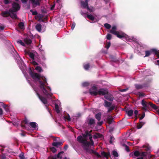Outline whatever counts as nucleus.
<instances>
[{
	"instance_id": "obj_1",
	"label": "nucleus",
	"mask_w": 159,
	"mask_h": 159,
	"mask_svg": "<svg viewBox=\"0 0 159 159\" xmlns=\"http://www.w3.org/2000/svg\"><path fill=\"white\" fill-rule=\"evenodd\" d=\"M29 74L34 80L39 82L40 84L39 87L43 90V93L48 98H51L52 97V94L50 92H48L45 88L46 87L47 89L49 90L50 92L51 91V88L49 86H46L47 85H48V84L45 78L43 76H41L39 74L33 72L31 70Z\"/></svg>"
},
{
	"instance_id": "obj_2",
	"label": "nucleus",
	"mask_w": 159,
	"mask_h": 159,
	"mask_svg": "<svg viewBox=\"0 0 159 159\" xmlns=\"http://www.w3.org/2000/svg\"><path fill=\"white\" fill-rule=\"evenodd\" d=\"M116 26L115 25L113 26L111 29L110 30V32L111 34L116 35L118 38L120 39H122L126 38L127 35L121 31H116Z\"/></svg>"
},
{
	"instance_id": "obj_3",
	"label": "nucleus",
	"mask_w": 159,
	"mask_h": 159,
	"mask_svg": "<svg viewBox=\"0 0 159 159\" xmlns=\"http://www.w3.org/2000/svg\"><path fill=\"white\" fill-rule=\"evenodd\" d=\"M141 103L142 105L143 106L142 108V110L147 111L148 110V109L149 108V106L154 109H158V108L156 105L153 104L151 102H147L146 101H145L144 99L142 100Z\"/></svg>"
},
{
	"instance_id": "obj_4",
	"label": "nucleus",
	"mask_w": 159,
	"mask_h": 159,
	"mask_svg": "<svg viewBox=\"0 0 159 159\" xmlns=\"http://www.w3.org/2000/svg\"><path fill=\"white\" fill-rule=\"evenodd\" d=\"M147 154L148 153L147 152H140L137 150L135 151L134 152V157H140L137 158V159H146Z\"/></svg>"
},
{
	"instance_id": "obj_5",
	"label": "nucleus",
	"mask_w": 159,
	"mask_h": 159,
	"mask_svg": "<svg viewBox=\"0 0 159 159\" xmlns=\"http://www.w3.org/2000/svg\"><path fill=\"white\" fill-rule=\"evenodd\" d=\"M12 9H9V11L11 12H16L20 9V6L17 3L14 2L12 4Z\"/></svg>"
},
{
	"instance_id": "obj_6",
	"label": "nucleus",
	"mask_w": 159,
	"mask_h": 159,
	"mask_svg": "<svg viewBox=\"0 0 159 159\" xmlns=\"http://www.w3.org/2000/svg\"><path fill=\"white\" fill-rule=\"evenodd\" d=\"M89 0H85L84 1H81L80 2L81 6L83 8H87L90 11H92L91 9L89 8L88 2Z\"/></svg>"
},
{
	"instance_id": "obj_7",
	"label": "nucleus",
	"mask_w": 159,
	"mask_h": 159,
	"mask_svg": "<svg viewBox=\"0 0 159 159\" xmlns=\"http://www.w3.org/2000/svg\"><path fill=\"white\" fill-rule=\"evenodd\" d=\"M37 94L40 100L45 105L46 108L48 109V101L47 99L44 97L41 96L38 93H37Z\"/></svg>"
},
{
	"instance_id": "obj_8",
	"label": "nucleus",
	"mask_w": 159,
	"mask_h": 159,
	"mask_svg": "<svg viewBox=\"0 0 159 159\" xmlns=\"http://www.w3.org/2000/svg\"><path fill=\"white\" fill-rule=\"evenodd\" d=\"M98 94L99 95H105L108 93V90L107 89H101L98 91Z\"/></svg>"
},
{
	"instance_id": "obj_9",
	"label": "nucleus",
	"mask_w": 159,
	"mask_h": 159,
	"mask_svg": "<svg viewBox=\"0 0 159 159\" xmlns=\"http://www.w3.org/2000/svg\"><path fill=\"white\" fill-rule=\"evenodd\" d=\"M83 144L82 147L84 149L87 150L88 149V148L91 144V143L87 141L86 139L84 140V141L82 143Z\"/></svg>"
},
{
	"instance_id": "obj_10",
	"label": "nucleus",
	"mask_w": 159,
	"mask_h": 159,
	"mask_svg": "<svg viewBox=\"0 0 159 159\" xmlns=\"http://www.w3.org/2000/svg\"><path fill=\"white\" fill-rule=\"evenodd\" d=\"M145 57L149 56L152 53H157L156 49L153 48L149 51H146L145 52Z\"/></svg>"
},
{
	"instance_id": "obj_11",
	"label": "nucleus",
	"mask_w": 159,
	"mask_h": 159,
	"mask_svg": "<svg viewBox=\"0 0 159 159\" xmlns=\"http://www.w3.org/2000/svg\"><path fill=\"white\" fill-rule=\"evenodd\" d=\"M11 12L9 11V9L8 11H2L1 13V16L4 17H6L9 16L10 15V13Z\"/></svg>"
},
{
	"instance_id": "obj_12",
	"label": "nucleus",
	"mask_w": 159,
	"mask_h": 159,
	"mask_svg": "<svg viewBox=\"0 0 159 159\" xmlns=\"http://www.w3.org/2000/svg\"><path fill=\"white\" fill-rule=\"evenodd\" d=\"M102 156L106 158L107 159H108L109 157H111V155L109 152H107L104 151H103L101 152Z\"/></svg>"
},
{
	"instance_id": "obj_13",
	"label": "nucleus",
	"mask_w": 159,
	"mask_h": 159,
	"mask_svg": "<svg viewBox=\"0 0 159 159\" xmlns=\"http://www.w3.org/2000/svg\"><path fill=\"white\" fill-rule=\"evenodd\" d=\"M64 142L63 141L61 140L59 142H53L52 143V145L53 146L58 147L59 146L62 145Z\"/></svg>"
},
{
	"instance_id": "obj_14",
	"label": "nucleus",
	"mask_w": 159,
	"mask_h": 159,
	"mask_svg": "<svg viewBox=\"0 0 159 159\" xmlns=\"http://www.w3.org/2000/svg\"><path fill=\"white\" fill-rule=\"evenodd\" d=\"M104 97L105 99L110 101H113V97L112 96L108 93L106 94Z\"/></svg>"
},
{
	"instance_id": "obj_15",
	"label": "nucleus",
	"mask_w": 159,
	"mask_h": 159,
	"mask_svg": "<svg viewBox=\"0 0 159 159\" xmlns=\"http://www.w3.org/2000/svg\"><path fill=\"white\" fill-rule=\"evenodd\" d=\"M135 87L137 89H143L144 86V84H136L134 85Z\"/></svg>"
},
{
	"instance_id": "obj_16",
	"label": "nucleus",
	"mask_w": 159,
	"mask_h": 159,
	"mask_svg": "<svg viewBox=\"0 0 159 159\" xmlns=\"http://www.w3.org/2000/svg\"><path fill=\"white\" fill-rule=\"evenodd\" d=\"M77 139L79 142L82 143L85 140V139H84L81 135L78 136L77 138Z\"/></svg>"
},
{
	"instance_id": "obj_17",
	"label": "nucleus",
	"mask_w": 159,
	"mask_h": 159,
	"mask_svg": "<svg viewBox=\"0 0 159 159\" xmlns=\"http://www.w3.org/2000/svg\"><path fill=\"white\" fill-rule=\"evenodd\" d=\"M14 12H10L9 16L13 19H17V17L16 14V13H14Z\"/></svg>"
},
{
	"instance_id": "obj_18",
	"label": "nucleus",
	"mask_w": 159,
	"mask_h": 159,
	"mask_svg": "<svg viewBox=\"0 0 159 159\" xmlns=\"http://www.w3.org/2000/svg\"><path fill=\"white\" fill-rule=\"evenodd\" d=\"M102 114L101 112H99L95 115V118L98 120V121H99L101 119Z\"/></svg>"
},
{
	"instance_id": "obj_19",
	"label": "nucleus",
	"mask_w": 159,
	"mask_h": 159,
	"mask_svg": "<svg viewBox=\"0 0 159 159\" xmlns=\"http://www.w3.org/2000/svg\"><path fill=\"white\" fill-rule=\"evenodd\" d=\"M111 105V103L110 102H108L106 101V100H105L104 101V106L105 107H109Z\"/></svg>"
},
{
	"instance_id": "obj_20",
	"label": "nucleus",
	"mask_w": 159,
	"mask_h": 159,
	"mask_svg": "<svg viewBox=\"0 0 159 159\" xmlns=\"http://www.w3.org/2000/svg\"><path fill=\"white\" fill-rule=\"evenodd\" d=\"M107 121L109 124H111L112 123L113 118L111 115H108L107 117Z\"/></svg>"
},
{
	"instance_id": "obj_21",
	"label": "nucleus",
	"mask_w": 159,
	"mask_h": 159,
	"mask_svg": "<svg viewBox=\"0 0 159 159\" xmlns=\"http://www.w3.org/2000/svg\"><path fill=\"white\" fill-rule=\"evenodd\" d=\"M95 120L92 118H90L89 119L88 122V124L89 125H92L95 124Z\"/></svg>"
},
{
	"instance_id": "obj_22",
	"label": "nucleus",
	"mask_w": 159,
	"mask_h": 159,
	"mask_svg": "<svg viewBox=\"0 0 159 159\" xmlns=\"http://www.w3.org/2000/svg\"><path fill=\"white\" fill-rule=\"evenodd\" d=\"M24 41L27 44H30L32 42L30 39L27 38L24 39Z\"/></svg>"
},
{
	"instance_id": "obj_23",
	"label": "nucleus",
	"mask_w": 159,
	"mask_h": 159,
	"mask_svg": "<svg viewBox=\"0 0 159 159\" xmlns=\"http://www.w3.org/2000/svg\"><path fill=\"white\" fill-rule=\"evenodd\" d=\"M89 92L90 94L92 95L96 96L98 94V91L96 92L94 91H91V89H90Z\"/></svg>"
},
{
	"instance_id": "obj_24",
	"label": "nucleus",
	"mask_w": 159,
	"mask_h": 159,
	"mask_svg": "<svg viewBox=\"0 0 159 159\" xmlns=\"http://www.w3.org/2000/svg\"><path fill=\"white\" fill-rule=\"evenodd\" d=\"M36 29L39 32H40L41 30V25L40 24H38L36 26Z\"/></svg>"
},
{
	"instance_id": "obj_25",
	"label": "nucleus",
	"mask_w": 159,
	"mask_h": 159,
	"mask_svg": "<svg viewBox=\"0 0 159 159\" xmlns=\"http://www.w3.org/2000/svg\"><path fill=\"white\" fill-rule=\"evenodd\" d=\"M115 106L113 105L109 107L108 108V110L107 111V112H110V111H111L113 110L115 108Z\"/></svg>"
},
{
	"instance_id": "obj_26",
	"label": "nucleus",
	"mask_w": 159,
	"mask_h": 159,
	"mask_svg": "<svg viewBox=\"0 0 159 159\" xmlns=\"http://www.w3.org/2000/svg\"><path fill=\"white\" fill-rule=\"evenodd\" d=\"M92 132V130H90L89 132L88 130H86L85 132V133L86 134V137L89 136V137L92 136L91 133Z\"/></svg>"
},
{
	"instance_id": "obj_27",
	"label": "nucleus",
	"mask_w": 159,
	"mask_h": 159,
	"mask_svg": "<svg viewBox=\"0 0 159 159\" xmlns=\"http://www.w3.org/2000/svg\"><path fill=\"white\" fill-rule=\"evenodd\" d=\"M30 125L33 128H35L36 127V123L35 122H31L30 123Z\"/></svg>"
},
{
	"instance_id": "obj_28",
	"label": "nucleus",
	"mask_w": 159,
	"mask_h": 159,
	"mask_svg": "<svg viewBox=\"0 0 159 159\" xmlns=\"http://www.w3.org/2000/svg\"><path fill=\"white\" fill-rule=\"evenodd\" d=\"M87 17L92 21H93L94 20V17L92 15L87 14Z\"/></svg>"
},
{
	"instance_id": "obj_29",
	"label": "nucleus",
	"mask_w": 159,
	"mask_h": 159,
	"mask_svg": "<svg viewBox=\"0 0 159 159\" xmlns=\"http://www.w3.org/2000/svg\"><path fill=\"white\" fill-rule=\"evenodd\" d=\"M127 114L129 116H131L133 114V111L132 110H130L126 111Z\"/></svg>"
},
{
	"instance_id": "obj_30",
	"label": "nucleus",
	"mask_w": 159,
	"mask_h": 159,
	"mask_svg": "<svg viewBox=\"0 0 159 159\" xmlns=\"http://www.w3.org/2000/svg\"><path fill=\"white\" fill-rule=\"evenodd\" d=\"M91 152L93 154H94L95 155H96L99 158H100L101 157V156L96 151L92 150H91Z\"/></svg>"
},
{
	"instance_id": "obj_31",
	"label": "nucleus",
	"mask_w": 159,
	"mask_h": 159,
	"mask_svg": "<svg viewBox=\"0 0 159 159\" xmlns=\"http://www.w3.org/2000/svg\"><path fill=\"white\" fill-rule=\"evenodd\" d=\"M18 26L21 29H24L25 27L24 23L22 22H20L18 24Z\"/></svg>"
},
{
	"instance_id": "obj_32",
	"label": "nucleus",
	"mask_w": 159,
	"mask_h": 159,
	"mask_svg": "<svg viewBox=\"0 0 159 159\" xmlns=\"http://www.w3.org/2000/svg\"><path fill=\"white\" fill-rule=\"evenodd\" d=\"M56 111L57 113H58L60 112V110L59 109V106L58 104H55V105Z\"/></svg>"
},
{
	"instance_id": "obj_33",
	"label": "nucleus",
	"mask_w": 159,
	"mask_h": 159,
	"mask_svg": "<svg viewBox=\"0 0 159 159\" xmlns=\"http://www.w3.org/2000/svg\"><path fill=\"white\" fill-rule=\"evenodd\" d=\"M19 157L20 159H26L24 155V153L23 152H21L19 155Z\"/></svg>"
},
{
	"instance_id": "obj_34",
	"label": "nucleus",
	"mask_w": 159,
	"mask_h": 159,
	"mask_svg": "<svg viewBox=\"0 0 159 159\" xmlns=\"http://www.w3.org/2000/svg\"><path fill=\"white\" fill-rule=\"evenodd\" d=\"M112 155L114 157H117L119 156L118 153L115 150L112 151Z\"/></svg>"
},
{
	"instance_id": "obj_35",
	"label": "nucleus",
	"mask_w": 159,
	"mask_h": 159,
	"mask_svg": "<svg viewBox=\"0 0 159 159\" xmlns=\"http://www.w3.org/2000/svg\"><path fill=\"white\" fill-rule=\"evenodd\" d=\"M90 67V65L89 63L85 64L84 66V68L86 70H88Z\"/></svg>"
},
{
	"instance_id": "obj_36",
	"label": "nucleus",
	"mask_w": 159,
	"mask_h": 159,
	"mask_svg": "<svg viewBox=\"0 0 159 159\" xmlns=\"http://www.w3.org/2000/svg\"><path fill=\"white\" fill-rule=\"evenodd\" d=\"M123 146L124 147H125V149L126 151L129 152L130 151L129 148L128 146H127V145L125 144H124L123 145Z\"/></svg>"
},
{
	"instance_id": "obj_37",
	"label": "nucleus",
	"mask_w": 159,
	"mask_h": 159,
	"mask_svg": "<svg viewBox=\"0 0 159 159\" xmlns=\"http://www.w3.org/2000/svg\"><path fill=\"white\" fill-rule=\"evenodd\" d=\"M17 43H18L20 44L22 46H25V43L24 42H23L22 40H19L17 41Z\"/></svg>"
},
{
	"instance_id": "obj_38",
	"label": "nucleus",
	"mask_w": 159,
	"mask_h": 159,
	"mask_svg": "<svg viewBox=\"0 0 159 159\" xmlns=\"http://www.w3.org/2000/svg\"><path fill=\"white\" fill-rule=\"evenodd\" d=\"M29 56L32 60L34 59V55L33 53L32 52L30 53L29 54Z\"/></svg>"
},
{
	"instance_id": "obj_39",
	"label": "nucleus",
	"mask_w": 159,
	"mask_h": 159,
	"mask_svg": "<svg viewBox=\"0 0 159 159\" xmlns=\"http://www.w3.org/2000/svg\"><path fill=\"white\" fill-rule=\"evenodd\" d=\"M104 26L107 29H110L111 28V25H110L108 23H105L104 24Z\"/></svg>"
},
{
	"instance_id": "obj_40",
	"label": "nucleus",
	"mask_w": 159,
	"mask_h": 159,
	"mask_svg": "<svg viewBox=\"0 0 159 159\" xmlns=\"http://www.w3.org/2000/svg\"><path fill=\"white\" fill-rule=\"evenodd\" d=\"M35 69L38 71L39 72H41L42 71V69L40 66H38L35 68Z\"/></svg>"
},
{
	"instance_id": "obj_41",
	"label": "nucleus",
	"mask_w": 159,
	"mask_h": 159,
	"mask_svg": "<svg viewBox=\"0 0 159 159\" xmlns=\"http://www.w3.org/2000/svg\"><path fill=\"white\" fill-rule=\"evenodd\" d=\"M40 1V0H36V1L35 0V2L33 3V5L34 6V5H39V2Z\"/></svg>"
},
{
	"instance_id": "obj_42",
	"label": "nucleus",
	"mask_w": 159,
	"mask_h": 159,
	"mask_svg": "<svg viewBox=\"0 0 159 159\" xmlns=\"http://www.w3.org/2000/svg\"><path fill=\"white\" fill-rule=\"evenodd\" d=\"M112 37V35L110 34H108L106 36V38L109 40H110L111 39Z\"/></svg>"
},
{
	"instance_id": "obj_43",
	"label": "nucleus",
	"mask_w": 159,
	"mask_h": 159,
	"mask_svg": "<svg viewBox=\"0 0 159 159\" xmlns=\"http://www.w3.org/2000/svg\"><path fill=\"white\" fill-rule=\"evenodd\" d=\"M115 138L113 136H111L110 139V141L109 142L111 144H112L113 143V141L114 140Z\"/></svg>"
},
{
	"instance_id": "obj_44",
	"label": "nucleus",
	"mask_w": 159,
	"mask_h": 159,
	"mask_svg": "<svg viewBox=\"0 0 159 159\" xmlns=\"http://www.w3.org/2000/svg\"><path fill=\"white\" fill-rule=\"evenodd\" d=\"M101 134L99 133L97 134V135H94L93 136V138L94 139H97L98 138L100 137Z\"/></svg>"
},
{
	"instance_id": "obj_45",
	"label": "nucleus",
	"mask_w": 159,
	"mask_h": 159,
	"mask_svg": "<svg viewBox=\"0 0 159 159\" xmlns=\"http://www.w3.org/2000/svg\"><path fill=\"white\" fill-rule=\"evenodd\" d=\"M89 83L88 82H84L82 83V86L83 87H87L89 85Z\"/></svg>"
},
{
	"instance_id": "obj_46",
	"label": "nucleus",
	"mask_w": 159,
	"mask_h": 159,
	"mask_svg": "<svg viewBox=\"0 0 159 159\" xmlns=\"http://www.w3.org/2000/svg\"><path fill=\"white\" fill-rule=\"evenodd\" d=\"M50 150L53 153H55L57 151V149L53 147L50 148Z\"/></svg>"
},
{
	"instance_id": "obj_47",
	"label": "nucleus",
	"mask_w": 159,
	"mask_h": 159,
	"mask_svg": "<svg viewBox=\"0 0 159 159\" xmlns=\"http://www.w3.org/2000/svg\"><path fill=\"white\" fill-rule=\"evenodd\" d=\"M110 45H111V43L110 42H107L106 45L105 47L107 49H108L110 47Z\"/></svg>"
},
{
	"instance_id": "obj_48",
	"label": "nucleus",
	"mask_w": 159,
	"mask_h": 159,
	"mask_svg": "<svg viewBox=\"0 0 159 159\" xmlns=\"http://www.w3.org/2000/svg\"><path fill=\"white\" fill-rule=\"evenodd\" d=\"M30 11L32 13V14L33 15H36L38 14V12L36 11H34L32 10H30Z\"/></svg>"
},
{
	"instance_id": "obj_49",
	"label": "nucleus",
	"mask_w": 159,
	"mask_h": 159,
	"mask_svg": "<svg viewBox=\"0 0 159 159\" xmlns=\"http://www.w3.org/2000/svg\"><path fill=\"white\" fill-rule=\"evenodd\" d=\"M89 139H90V140L91 142V144L92 145H94V142L93 141L92 139V136H91L90 137H89Z\"/></svg>"
},
{
	"instance_id": "obj_50",
	"label": "nucleus",
	"mask_w": 159,
	"mask_h": 159,
	"mask_svg": "<svg viewBox=\"0 0 159 159\" xmlns=\"http://www.w3.org/2000/svg\"><path fill=\"white\" fill-rule=\"evenodd\" d=\"M57 157L55 155L54 156H50L48 157V159H56Z\"/></svg>"
},
{
	"instance_id": "obj_51",
	"label": "nucleus",
	"mask_w": 159,
	"mask_h": 159,
	"mask_svg": "<svg viewBox=\"0 0 159 159\" xmlns=\"http://www.w3.org/2000/svg\"><path fill=\"white\" fill-rule=\"evenodd\" d=\"M65 118L67 120L69 121H70V118L69 115H68L67 116H65Z\"/></svg>"
},
{
	"instance_id": "obj_52",
	"label": "nucleus",
	"mask_w": 159,
	"mask_h": 159,
	"mask_svg": "<svg viewBox=\"0 0 159 159\" xmlns=\"http://www.w3.org/2000/svg\"><path fill=\"white\" fill-rule=\"evenodd\" d=\"M145 112H143L141 117L139 118L140 120H142L145 117Z\"/></svg>"
},
{
	"instance_id": "obj_53",
	"label": "nucleus",
	"mask_w": 159,
	"mask_h": 159,
	"mask_svg": "<svg viewBox=\"0 0 159 159\" xmlns=\"http://www.w3.org/2000/svg\"><path fill=\"white\" fill-rule=\"evenodd\" d=\"M28 120L27 119H25L23 120L22 122V123H24L25 124H28Z\"/></svg>"
},
{
	"instance_id": "obj_54",
	"label": "nucleus",
	"mask_w": 159,
	"mask_h": 159,
	"mask_svg": "<svg viewBox=\"0 0 159 159\" xmlns=\"http://www.w3.org/2000/svg\"><path fill=\"white\" fill-rule=\"evenodd\" d=\"M142 127V125H141L140 124V123L137 124V127L138 129H140Z\"/></svg>"
},
{
	"instance_id": "obj_55",
	"label": "nucleus",
	"mask_w": 159,
	"mask_h": 159,
	"mask_svg": "<svg viewBox=\"0 0 159 159\" xmlns=\"http://www.w3.org/2000/svg\"><path fill=\"white\" fill-rule=\"evenodd\" d=\"M75 26V22H73L71 25V29L72 30H73Z\"/></svg>"
},
{
	"instance_id": "obj_56",
	"label": "nucleus",
	"mask_w": 159,
	"mask_h": 159,
	"mask_svg": "<svg viewBox=\"0 0 159 159\" xmlns=\"http://www.w3.org/2000/svg\"><path fill=\"white\" fill-rule=\"evenodd\" d=\"M138 113V111L137 110H135L134 111V114L135 117H137Z\"/></svg>"
},
{
	"instance_id": "obj_57",
	"label": "nucleus",
	"mask_w": 159,
	"mask_h": 159,
	"mask_svg": "<svg viewBox=\"0 0 159 159\" xmlns=\"http://www.w3.org/2000/svg\"><path fill=\"white\" fill-rule=\"evenodd\" d=\"M4 2L5 4L7 5L10 2L9 0H4Z\"/></svg>"
},
{
	"instance_id": "obj_58",
	"label": "nucleus",
	"mask_w": 159,
	"mask_h": 159,
	"mask_svg": "<svg viewBox=\"0 0 159 159\" xmlns=\"http://www.w3.org/2000/svg\"><path fill=\"white\" fill-rule=\"evenodd\" d=\"M68 148V145L67 144H66L64 146V149L65 150V151H66Z\"/></svg>"
},
{
	"instance_id": "obj_59",
	"label": "nucleus",
	"mask_w": 159,
	"mask_h": 159,
	"mask_svg": "<svg viewBox=\"0 0 159 159\" xmlns=\"http://www.w3.org/2000/svg\"><path fill=\"white\" fill-rule=\"evenodd\" d=\"M103 122L102 121L98 122L97 123V124L99 126H101L103 124Z\"/></svg>"
},
{
	"instance_id": "obj_60",
	"label": "nucleus",
	"mask_w": 159,
	"mask_h": 159,
	"mask_svg": "<svg viewBox=\"0 0 159 159\" xmlns=\"http://www.w3.org/2000/svg\"><path fill=\"white\" fill-rule=\"evenodd\" d=\"M157 53H154L156 55L158 58H159V52H158L157 50L156 49Z\"/></svg>"
},
{
	"instance_id": "obj_61",
	"label": "nucleus",
	"mask_w": 159,
	"mask_h": 159,
	"mask_svg": "<svg viewBox=\"0 0 159 159\" xmlns=\"http://www.w3.org/2000/svg\"><path fill=\"white\" fill-rule=\"evenodd\" d=\"M80 13L81 15H82L84 16H85L86 15V13L83 12L82 10L80 11Z\"/></svg>"
},
{
	"instance_id": "obj_62",
	"label": "nucleus",
	"mask_w": 159,
	"mask_h": 159,
	"mask_svg": "<svg viewBox=\"0 0 159 159\" xmlns=\"http://www.w3.org/2000/svg\"><path fill=\"white\" fill-rule=\"evenodd\" d=\"M32 63L34 65H38V63L35 61H32Z\"/></svg>"
},
{
	"instance_id": "obj_63",
	"label": "nucleus",
	"mask_w": 159,
	"mask_h": 159,
	"mask_svg": "<svg viewBox=\"0 0 159 159\" xmlns=\"http://www.w3.org/2000/svg\"><path fill=\"white\" fill-rule=\"evenodd\" d=\"M128 89H127V88L123 89H122L121 90H120V91L121 92H125V91H126Z\"/></svg>"
},
{
	"instance_id": "obj_64",
	"label": "nucleus",
	"mask_w": 159,
	"mask_h": 159,
	"mask_svg": "<svg viewBox=\"0 0 159 159\" xmlns=\"http://www.w3.org/2000/svg\"><path fill=\"white\" fill-rule=\"evenodd\" d=\"M22 3H26L27 2L28 0H21Z\"/></svg>"
}]
</instances>
